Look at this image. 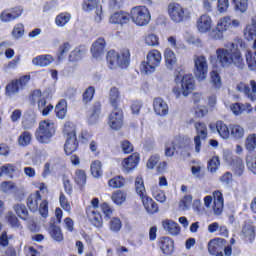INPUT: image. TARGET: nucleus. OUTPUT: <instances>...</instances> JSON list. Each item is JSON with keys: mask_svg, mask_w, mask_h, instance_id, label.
Wrapping results in <instances>:
<instances>
[{"mask_svg": "<svg viewBox=\"0 0 256 256\" xmlns=\"http://www.w3.org/2000/svg\"><path fill=\"white\" fill-rule=\"evenodd\" d=\"M245 52L246 63L250 71H256V59L253 56V52L249 49V45L241 38H237L234 42H228L223 48L216 50V59L220 67H231L234 65L238 69L245 67V60L243 54Z\"/></svg>", "mask_w": 256, "mask_h": 256, "instance_id": "nucleus-1", "label": "nucleus"}, {"mask_svg": "<svg viewBox=\"0 0 256 256\" xmlns=\"http://www.w3.org/2000/svg\"><path fill=\"white\" fill-rule=\"evenodd\" d=\"M106 61L109 69H127L131 63V53L128 49L122 50L120 53L110 50L107 53Z\"/></svg>", "mask_w": 256, "mask_h": 256, "instance_id": "nucleus-2", "label": "nucleus"}, {"mask_svg": "<svg viewBox=\"0 0 256 256\" xmlns=\"http://www.w3.org/2000/svg\"><path fill=\"white\" fill-rule=\"evenodd\" d=\"M193 91H195V78L192 74L182 76L180 82L176 81V86L172 88V93L176 99H179L181 95L189 97Z\"/></svg>", "mask_w": 256, "mask_h": 256, "instance_id": "nucleus-3", "label": "nucleus"}, {"mask_svg": "<svg viewBox=\"0 0 256 256\" xmlns=\"http://www.w3.org/2000/svg\"><path fill=\"white\" fill-rule=\"evenodd\" d=\"M64 135L66 142L64 144V151L66 155H73L79 149V141L77 140V130L75 125L71 122H66L64 125Z\"/></svg>", "mask_w": 256, "mask_h": 256, "instance_id": "nucleus-4", "label": "nucleus"}, {"mask_svg": "<svg viewBox=\"0 0 256 256\" xmlns=\"http://www.w3.org/2000/svg\"><path fill=\"white\" fill-rule=\"evenodd\" d=\"M55 131H57V126L53 120H43L39 123L35 136L39 143H49L55 136Z\"/></svg>", "mask_w": 256, "mask_h": 256, "instance_id": "nucleus-5", "label": "nucleus"}, {"mask_svg": "<svg viewBox=\"0 0 256 256\" xmlns=\"http://www.w3.org/2000/svg\"><path fill=\"white\" fill-rule=\"evenodd\" d=\"M163 56L161 52L157 49H153L149 51L146 55V60L140 64V72L145 75H149V73H155V70L159 65H161V61Z\"/></svg>", "mask_w": 256, "mask_h": 256, "instance_id": "nucleus-6", "label": "nucleus"}, {"mask_svg": "<svg viewBox=\"0 0 256 256\" xmlns=\"http://www.w3.org/2000/svg\"><path fill=\"white\" fill-rule=\"evenodd\" d=\"M129 17L137 27H145V25H149L151 22V12L149 8L144 5H139L131 8L129 12Z\"/></svg>", "mask_w": 256, "mask_h": 256, "instance_id": "nucleus-7", "label": "nucleus"}, {"mask_svg": "<svg viewBox=\"0 0 256 256\" xmlns=\"http://www.w3.org/2000/svg\"><path fill=\"white\" fill-rule=\"evenodd\" d=\"M27 205L30 211H39L42 217L49 215V202L47 200L41 201V193L39 191H36L28 197Z\"/></svg>", "mask_w": 256, "mask_h": 256, "instance_id": "nucleus-8", "label": "nucleus"}, {"mask_svg": "<svg viewBox=\"0 0 256 256\" xmlns=\"http://www.w3.org/2000/svg\"><path fill=\"white\" fill-rule=\"evenodd\" d=\"M194 77L197 81H205L209 74V62L204 55H194Z\"/></svg>", "mask_w": 256, "mask_h": 256, "instance_id": "nucleus-9", "label": "nucleus"}, {"mask_svg": "<svg viewBox=\"0 0 256 256\" xmlns=\"http://www.w3.org/2000/svg\"><path fill=\"white\" fill-rule=\"evenodd\" d=\"M168 16L173 23H183V21H187L191 17L183 5L175 2L168 5Z\"/></svg>", "mask_w": 256, "mask_h": 256, "instance_id": "nucleus-10", "label": "nucleus"}, {"mask_svg": "<svg viewBox=\"0 0 256 256\" xmlns=\"http://www.w3.org/2000/svg\"><path fill=\"white\" fill-rule=\"evenodd\" d=\"M82 11H85V13L94 11V22L101 23L103 21V5H101V0H83Z\"/></svg>", "mask_w": 256, "mask_h": 256, "instance_id": "nucleus-11", "label": "nucleus"}, {"mask_svg": "<svg viewBox=\"0 0 256 256\" xmlns=\"http://www.w3.org/2000/svg\"><path fill=\"white\" fill-rule=\"evenodd\" d=\"M99 209V198H93L91 200V206L86 209V215L89 221L94 227H103V216L98 211Z\"/></svg>", "mask_w": 256, "mask_h": 256, "instance_id": "nucleus-12", "label": "nucleus"}, {"mask_svg": "<svg viewBox=\"0 0 256 256\" xmlns=\"http://www.w3.org/2000/svg\"><path fill=\"white\" fill-rule=\"evenodd\" d=\"M124 116L123 110L114 109L108 117V126L113 131H119L123 129Z\"/></svg>", "mask_w": 256, "mask_h": 256, "instance_id": "nucleus-13", "label": "nucleus"}, {"mask_svg": "<svg viewBox=\"0 0 256 256\" xmlns=\"http://www.w3.org/2000/svg\"><path fill=\"white\" fill-rule=\"evenodd\" d=\"M250 87H249V85H247L243 82H240L239 84H237L236 89L240 93H244L245 96L248 99H250V101L254 102V101H256V82H255V80L250 81Z\"/></svg>", "mask_w": 256, "mask_h": 256, "instance_id": "nucleus-14", "label": "nucleus"}, {"mask_svg": "<svg viewBox=\"0 0 256 256\" xmlns=\"http://www.w3.org/2000/svg\"><path fill=\"white\" fill-rule=\"evenodd\" d=\"M139 161H141L139 153H133L122 161V171H124V173H131V171L137 169Z\"/></svg>", "mask_w": 256, "mask_h": 256, "instance_id": "nucleus-15", "label": "nucleus"}, {"mask_svg": "<svg viewBox=\"0 0 256 256\" xmlns=\"http://www.w3.org/2000/svg\"><path fill=\"white\" fill-rule=\"evenodd\" d=\"M197 135L194 138L195 151L201 153V139H207V126L204 123L197 122L195 124Z\"/></svg>", "mask_w": 256, "mask_h": 256, "instance_id": "nucleus-16", "label": "nucleus"}, {"mask_svg": "<svg viewBox=\"0 0 256 256\" xmlns=\"http://www.w3.org/2000/svg\"><path fill=\"white\" fill-rule=\"evenodd\" d=\"M106 47L107 42L105 41V38H98L96 41L92 43V46L90 48L92 57H94V59H101V57L105 55Z\"/></svg>", "mask_w": 256, "mask_h": 256, "instance_id": "nucleus-17", "label": "nucleus"}, {"mask_svg": "<svg viewBox=\"0 0 256 256\" xmlns=\"http://www.w3.org/2000/svg\"><path fill=\"white\" fill-rule=\"evenodd\" d=\"M196 28L199 33H209L213 28V19L208 14L201 15L197 19Z\"/></svg>", "mask_w": 256, "mask_h": 256, "instance_id": "nucleus-18", "label": "nucleus"}, {"mask_svg": "<svg viewBox=\"0 0 256 256\" xmlns=\"http://www.w3.org/2000/svg\"><path fill=\"white\" fill-rule=\"evenodd\" d=\"M130 21L129 13L125 11H116L109 17V23L111 25H127Z\"/></svg>", "mask_w": 256, "mask_h": 256, "instance_id": "nucleus-19", "label": "nucleus"}, {"mask_svg": "<svg viewBox=\"0 0 256 256\" xmlns=\"http://www.w3.org/2000/svg\"><path fill=\"white\" fill-rule=\"evenodd\" d=\"M153 109L156 115L160 117H166L169 115V105L162 98H155L153 101Z\"/></svg>", "mask_w": 256, "mask_h": 256, "instance_id": "nucleus-20", "label": "nucleus"}, {"mask_svg": "<svg viewBox=\"0 0 256 256\" xmlns=\"http://www.w3.org/2000/svg\"><path fill=\"white\" fill-rule=\"evenodd\" d=\"M162 227L169 235L177 236L181 234V226L171 219L162 220Z\"/></svg>", "mask_w": 256, "mask_h": 256, "instance_id": "nucleus-21", "label": "nucleus"}, {"mask_svg": "<svg viewBox=\"0 0 256 256\" xmlns=\"http://www.w3.org/2000/svg\"><path fill=\"white\" fill-rule=\"evenodd\" d=\"M230 111L236 116L243 115V113H253V106L250 103L236 102L230 105Z\"/></svg>", "mask_w": 256, "mask_h": 256, "instance_id": "nucleus-22", "label": "nucleus"}, {"mask_svg": "<svg viewBox=\"0 0 256 256\" xmlns=\"http://www.w3.org/2000/svg\"><path fill=\"white\" fill-rule=\"evenodd\" d=\"M141 201L149 215H155V213H159V205L156 202H154L153 198L149 197L146 194V196H143L141 198Z\"/></svg>", "mask_w": 256, "mask_h": 256, "instance_id": "nucleus-23", "label": "nucleus"}, {"mask_svg": "<svg viewBox=\"0 0 256 256\" xmlns=\"http://www.w3.org/2000/svg\"><path fill=\"white\" fill-rule=\"evenodd\" d=\"M55 61V58L50 54H43L36 56L32 59V65L36 67H49L51 63Z\"/></svg>", "mask_w": 256, "mask_h": 256, "instance_id": "nucleus-24", "label": "nucleus"}, {"mask_svg": "<svg viewBox=\"0 0 256 256\" xmlns=\"http://www.w3.org/2000/svg\"><path fill=\"white\" fill-rule=\"evenodd\" d=\"M180 145H181V138H174L172 140H169L165 144V150H164L165 157H174Z\"/></svg>", "mask_w": 256, "mask_h": 256, "instance_id": "nucleus-25", "label": "nucleus"}, {"mask_svg": "<svg viewBox=\"0 0 256 256\" xmlns=\"http://www.w3.org/2000/svg\"><path fill=\"white\" fill-rule=\"evenodd\" d=\"M213 211L215 215H221L223 213V194L220 191L213 192Z\"/></svg>", "mask_w": 256, "mask_h": 256, "instance_id": "nucleus-26", "label": "nucleus"}, {"mask_svg": "<svg viewBox=\"0 0 256 256\" xmlns=\"http://www.w3.org/2000/svg\"><path fill=\"white\" fill-rule=\"evenodd\" d=\"M244 37L247 41H253L256 37V17H252L250 23L244 28Z\"/></svg>", "mask_w": 256, "mask_h": 256, "instance_id": "nucleus-27", "label": "nucleus"}, {"mask_svg": "<svg viewBox=\"0 0 256 256\" xmlns=\"http://www.w3.org/2000/svg\"><path fill=\"white\" fill-rule=\"evenodd\" d=\"M159 244L160 249L164 255H171V253H173V249L175 247L173 239L169 237H162L160 238Z\"/></svg>", "mask_w": 256, "mask_h": 256, "instance_id": "nucleus-28", "label": "nucleus"}, {"mask_svg": "<svg viewBox=\"0 0 256 256\" xmlns=\"http://www.w3.org/2000/svg\"><path fill=\"white\" fill-rule=\"evenodd\" d=\"M225 245V240L221 238H215L211 240L208 244V251L210 255H216L223 249Z\"/></svg>", "mask_w": 256, "mask_h": 256, "instance_id": "nucleus-29", "label": "nucleus"}, {"mask_svg": "<svg viewBox=\"0 0 256 256\" xmlns=\"http://www.w3.org/2000/svg\"><path fill=\"white\" fill-rule=\"evenodd\" d=\"M164 59L168 69H173V66L177 64V55L171 48H166L164 50Z\"/></svg>", "mask_w": 256, "mask_h": 256, "instance_id": "nucleus-30", "label": "nucleus"}, {"mask_svg": "<svg viewBox=\"0 0 256 256\" xmlns=\"http://www.w3.org/2000/svg\"><path fill=\"white\" fill-rule=\"evenodd\" d=\"M85 53H87V48L85 46L76 47L69 55V61L75 63L83 59Z\"/></svg>", "mask_w": 256, "mask_h": 256, "instance_id": "nucleus-31", "label": "nucleus"}, {"mask_svg": "<svg viewBox=\"0 0 256 256\" xmlns=\"http://www.w3.org/2000/svg\"><path fill=\"white\" fill-rule=\"evenodd\" d=\"M135 191L140 199L147 195V190L145 189V182L142 176H137L135 179Z\"/></svg>", "mask_w": 256, "mask_h": 256, "instance_id": "nucleus-32", "label": "nucleus"}, {"mask_svg": "<svg viewBox=\"0 0 256 256\" xmlns=\"http://www.w3.org/2000/svg\"><path fill=\"white\" fill-rule=\"evenodd\" d=\"M111 199L115 205H123L127 201V193L123 190H116L112 193Z\"/></svg>", "mask_w": 256, "mask_h": 256, "instance_id": "nucleus-33", "label": "nucleus"}, {"mask_svg": "<svg viewBox=\"0 0 256 256\" xmlns=\"http://www.w3.org/2000/svg\"><path fill=\"white\" fill-rule=\"evenodd\" d=\"M151 194L158 201V203H165L167 201V196L165 195V192L161 189H159V186L154 185L151 187Z\"/></svg>", "mask_w": 256, "mask_h": 256, "instance_id": "nucleus-34", "label": "nucleus"}, {"mask_svg": "<svg viewBox=\"0 0 256 256\" xmlns=\"http://www.w3.org/2000/svg\"><path fill=\"white\" fill-rule=\"evenodd\" d=\"M13 210L23 221H27V219H29V211L24 204H15L13 206Z\"/></svg>", "mask_w": 256, "mask_h": 256, "instance_id": "nucleus-35", "label": "nucleus"}, {"mask_svg": "<svg viewBox=\"0 0 256 256\" xmlns=\"http://www.w3.org/2000/svg\"><path fill=\"white\" fill-rule=\"evenodd\" d=\"M55 113H56V117H58V119H65V116L67 115V101L66 100L59 101V103L55 107Z\"/></svg>", "mask_w": 256, "mask_h": 256, "instance_id": "nucleus-36", "label": "nucleus"}, {"mask_svg": "<svg viewBox=\"0 0 256 256\" xmlns=\"http://www.w3.org/2000/svg\"><path fill=\"white\" fill-rule=\"evenodd\" d=\"M69 21H71V13L69 12H62L58 14L55 18V23L57 27H65V25H67Z\"/></svg>", "mask_w": 256, "mask_h": 256, "instance_id": "nucleus-37", "label": "nucleus"}, {"mask_svg": "<svg viewBox=\"0 0 256 256\" xmlns=\"http://www.w3.org/2000/svg\"><path fill=\"white\" fill-rule=\"evenodd\" d=\"M109 101L113 107H117L121 101V94L119 93V88L112 87L110 89Z\"/></svg>", "mask_w": 256, "mask_h": 256, "instance_id": "nucleus-38", "label": "nucleus"}, {"mask_svg": "<svg viewBox=\"0 0 256 256\" xmlns=\"http://www.w3.org/2000/svg\"><path fill=\"white\" fill-rule=\"evenodd\" d=\"M230 131L234 139H243V137H245V129L239 124H232Z\"/></svg>", "mask_w": 256, "mask_h": 256, "instance_id": "nucleus-39", "label": "nucleus"}, {"mask_svg": "<svg viewBox=\"0 0 256 256\" xmlns=\"http://www.w3.org/2000/svg\"><path fill=\"white\" fill-rule=\"evenodd\" d=\"M20 89H21V87L19 86V81L18 80H12L6 86V95L8 97H13V95H16V93H19Z\"/></svg>", "mask_w": 256, "mask_h": 256, "instance_id": "nucleus-40", "label": "nucleus"}, {"mask_svg": "<svg viewBox=\"0 0 256 256\" xmlns=\"http://www.w3.org/2000/svg\"><path fill=\"white\" fill-rule=\"evenodd\" d=\"M216 129L222 139H229V135H231V133L229 132V127H227V124H225L223 121H218L216 123Z\"/></svg>", "mask_w": 256, "mask_h": 256, "instance_id": "nucleus-41", "label": "nucleus"}, {"mask_svg": "<svg viewBox=\"0 0 256 256\" xmlns=\"http://www.w3.org/2000/svg\"><path fill=\"white\" fill-rule=\"evenodd\" d=\"M126 180L123 176H115L108 181V185L112 189H121V187H125Z\"/></svg>", "mask_w": 256, "mask_h": 256, "instance_id": "nucleus-42", "label": "nucleus"}, {"mask_svg": "<svg viewBox=\"0 0 256 256\" xmlns=\"http://www.w3.org/2000/svg\"><path fill=\"white\" fill-rule=\"evenodd\" d=\"M74 181L79 187H85V183H87V174L82 169H78L75 171Z\"/></svg>", "mask_w": 256, "mask_h": 256, "instance_id": "nucleus-43", "label": "nucleus"}, {"mask_svg": "<svg viewBox=\"0 0 256 256\" xmlns=\"http://www.w3.org/2000/svg\"><path fill=\"white\" fill-rule=\"evenodd\" d=\"M38 109L41 111L43 117H47L53 111V105L47 104V100L41 99L38 101Z\"/></svg>", "mask_w": 256, "mask_h": 256, "instance_id": "nucleus-44", "label": "nucleus"}, {"mask_svg": "<svg viewBox=\"0 0 256 256\" xmlns=\"http://www.w3.org/2000/svg\"><path fill=\"white\" fill-rule=\"evenodd\" d=\"M192 203L193 196L191 194H188L179 201L178 208L180 209V211H187L189 210V207H191Z\"/></svg>", "mask_w": 256, "mask_h": 256, "instance_id": "nucleus-45", "label": "nucleus"}, {"mask_svg": "<svg viewBox=\"0 0 256 256\" xmlns=\"http://www.w3.org/2000/svg\"><path fill=\"white\" fill-rule=\"evenodd\" d=\"M90 171L93 175V177L99 178L101 175H103V168L101 161L96 160L91 163Z\"/></svg>", "mask_w": 256, "mask_h": 256, "instance_id": "nucleus-46", "label": "nucleus"}, {"mask_svg": "<svg viewBox=\"0 0 256 256\" xmlns=\"http://www.w3.org/2000/svg\"><path fill=\"white\" fill-rule=\"evenodd\" d=\"M144 43L149 47L159 46V36L153 33L146 34L144 37Z\"/></svg>", "mask_w": 256, "mask_h": 256, "instance_id": "nucleus-47", "label": "nucleus"}, {"mask_svg": "<svg viewBox=\"0 0 256 256\" xmlns=\"http://www.w3.org/2000/svg\"><path fill=\"white\" fill-rule=\"evenodd\" d=\"M216 27L218 29H220V31L225 33V31H227V29H229L231 27V17L225 16L223 18H220L218 20Z\"/></svg>", "mask_w": 256, "mask_h": 256, "instance_id": "nucleus-48", "label": "nucleus"}, {"mask_svg": "<svg viewBox=\"0 0 256 256\" xmlns=\"http://www.w3.org/2000/svg\"><path fill=\"white\" fill-rule=\"evenodd\" d=\"M17 171V167L13 164H5L2 167H0V177H3V175H7L8 177H13V173Z\"/></svg>", "mask_w": 256, "mask_h": 256, "instance_id": "nucleus-49", "label": "nucleus"}, {"mask_svg": "<svg viewBox=\"0 0 256 256\" xmlns=\"http://www.w3.org/2000/svg\"><path fill=\"white\" fill-rule=\"evenodd\" d=\"M121 227H123V223L121 222V219L119 217L111 218L109 222L110 231H113L114 233H119V231H121Z\"/></svg>", "mask_w": 256, "mask_h": 256, "instance_id": "nucleus-50", "label": "nucleus"}, {"mask_svg": "<svg viewBox=\"0 0 256 256\" xmlns=\"http://www.w3.org/2000/svg\"><path fill=\"white\" fill-rule=\"evenodd\" d=\"M224 33L225 32H222V30L217 28L216 26V29H213L209 32L208 38L210 39V41H222V39H224L225 37Z\"/></svg>", "mask_w": 256, "mask_h": 256, "instance_id": "nucleus-51", "label": "nucleus"}, {"mask_svg": "<svg viewBox=\"0 0 256 256\" xmlns=\"http://www.w3.org/2000/svg\"><path fill=\"white\" fill-rule=\"evenodd\" d=\"M245 148L247 151H255L256 149V134H249L245 140Z\"/></svg>", "mask_w": 256, "mask_h": 256, "instance_id": "nucleus-52", "label": "nucleus"}, {"mask_svg": "<svg viewBox=\"0 0 256 256\" xmlns=\"http://www.w3.org/2000/svg\"><path fill=\"white\" fill-rule=\"evenodd\" d=\"M210 83L215 87L216 89H219L221 87L222 82H221V75L218 74L217 71L212 70L210 72Z\"/></svg>", "mask_w": 256, "mask_h": 256, "instance_id": "nucleus-53", "label": "nucleus"}, {"mask_svg": "<svg viewBox=\"0 0 256 256\" xmlns=\"http://www.w3.org/2000/svg\"><path fill=\"white\" fill-rule=\"evenodd\" d=\"M31 143V133L24 131L18 138V145L21 147H27Z\"/></svg>", "mask_w": 256, "mask_h": 256, "instance_id": "nucleus-54", "label": "nucleus"}, {"mask_svg": "<svg viewBox=\"0 0 256 256\" xmlns=\"http://www.w3.org/2000/svg\"><path fill=\"white\" fill-rule=\"evenodd\" d=\"M50 235L54 241L61 242L63 241V232H61V228L57 226L50 227Z\"/></svg>", "mask_w": 256, "mask_h": 256, "instance_id": "nucleus-55", "label": "nucleus"}, {"mask_svg": "<svg viewBox=\"0 0 256 256\" xmlns=\"http://www.w3.org/2000/svg\"><path fill=\"white\" fill-rule=\"evenodd\" d=\"M59 203L60 207H62L64 211H67V213H71V204L69 203L67 196H65L63 192L60 193Z\"/></svg>", "mask_w": 256, "mask_h": 256, "instance_id": "nucleus-56", "label": "nucleus"}, {"mask_svg": "<svg viewBox=\"0 0 256 256\" xmlns=\"http://www.w3.org/2000/svg\"><path fill=\"white\" fill-rule=\"evenodd\" d=\"M6 221L11 225V227H21V223L19 222V218L13 214V212H8L6 214Z\"/></svg>", "mask_w": 256, "mask_h": 256, "instance_id": "nucleus-57", "label": "nucleus"}, {"mask_svg": "<svg viewBox=\"0 0 256 256\" xmlns=\"http://www.w3.org/2000/svg\"><path fill=\"white\" fill-rule=\"evenodd\" d=\"M192 209L194 213L197 215H203L205 212V208H203V204L201 203V199H195L192 203Z\"/></svg>", "mask_w": 256, "mask_h": 256, "instance_id": "nucleus-58", "label": "nucleus"}, {"mask_svg": "<svg viewBox=\"0 0 256 256\" xmlns=\"http://www.w3.org/2000/svg\"><path fill=\"white\" fill-rule=\"evenodd\" d=\"M220 165L221 162L219 161V157L215 156L208 162V169L211 173H215Z\"/></svg>", "mask_w": 256, "mask_h": 256, "instance_id": "nucleus-59", "label": "nucleus"}, {"mask_svg": "<svg viewBox=\"0 0 256 256\" xmlns=\"http://www.w3.org/2000/svg\"><path fill=\"white\" fill-rule=\"evenodd\" d=\"M233 3L235 4L236 11H240L241 13H245L249 7L247 0H235Z\"/></svg>", "mask_w": 256, "mask_h": 256, "instance_id": "nucleus-60", "label": "nucleus"}, {"mask_svg": "<svg viewBox=\"0 0 256 256\" xmlns=\"http://www.w3.org/2000/svg\"><path fill=\"white\" fill-rule=\"evenodd\" d=\"M94 95H95V88L93 86L88 87L86 91L83 93L84 103H89L90 101H92Z\"/></svg>", "mask_w": 256, "mask_h": 256, "instance_id": "nucleus-61", "label": "nucleus"}, {"mask_svg": "<svg viewBox=\"0 0 256 256\" xmlns=\"http://www.w3.org/2000/svg\"><path fill=\"white\" fill-rule=\"evenodd\" d=\"M242 233H244L245 237L250 241H253V239H255L256 233L253 226H245L242 230Z\"/></svg>", "mask_w": 256, "mask_h": 256, "instance_id": "nucleus-62", "label": "nucleus"}, {"mask_svg": "<svg viewBox=\"0 0 256 256\" xmlns=\"http://www.w3.org/2000/svg\"><path fill=\"white\" fill-rule=\"evenodd\" d=\"M217 9L219 13H227V9H229V0H218Z\"/></svg>", "mask_w": 256, "mask_h": 256, "instance_id": "nucleus-63", "label": "nucleus"}, {"mask_svg": "<svg viewBox=\"0 0 256 256\" xmlns=\"http://www.w3.org/2000/svg\"><path fill=\"white\" fill-rule=\"evenodd\" d=\"M246 163L249 171H251L252 173H254V175H256V158L248 156L246 159Z\"/></svg>", "mask_w": 256, "mask_h": 256, "instance_id": "nucleus-64", "label": "nucleus"}]
</instances>
